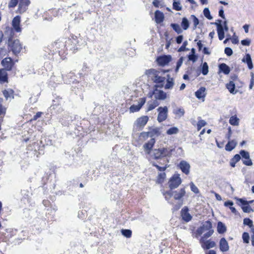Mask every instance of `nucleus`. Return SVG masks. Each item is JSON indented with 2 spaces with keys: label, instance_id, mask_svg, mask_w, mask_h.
<instances>
[{
  "label": "nucleus",
  "instance_id": "7ed1b4c3",
  "mask_svg": "<svg viewBox=\"0 0 254 254\" xmlns=\"http://www.w3.org/2000/svg\"><path fill=\"white\" fill-rule=\"evenodd\" d=\"M231 79L232 80L230 81L229 82L226 84V87L231 94H236L238 92V90H235L236 85L237 84L239 80L238 77L235 75L232 76Z\"/></svg>",
  "mask_w": 254,
  "mask_h": 254
},
{
  "label": "nucleus",
  "instance_id": "37998d69",
  "mask_svg": "<svg viewBox=\"0 0 254 254\" xmlns=\"http://www.w3.org/2000/svg\"><path fill=\"white\" fill-rule=\"evenodd\" d=\"M203 14L204 16L209 20L212 19L213 17L210 14L208 8H205L203 10Z\"/></svg>",
  "mask_w": 254,
  "mask_h": 254
},
{
  "label": "nucleus",
  "instance_id": "a18cd8bd",
  "mask_svg": "<svg viewBox=\"0 0 254 254\" xmlns=\"http://www.w3.org/2000/svg\"><path fill=\"white\" fill-rule=\"evenodd\" d=\"M206 125V122L204 120H199L197 124V128L199 130L201 128Z\"/></svg>",
  "mask_w": 254,
  "mask_h": 254
},
{
  "label": "nucleus",
  "instance_id": "9d476101",
  "mask_svg": "<svg viewBox=\"0 0 254 254\" xmlns=\"http://www.w3.org/2000/svg\"><path fill=\"white\" fill-rule=\"evenodd\" d=\"M171 56L164 55L158 57L156 61L159 65L164 66L165 65H167L171 61Z\"/></svg>",
  "mask_w": 254,
  "mask_h": 254
},
{
  "label": "nucleus",
  "instance_id": "de8ad7c7",
  "mask_svg": "<svg viewBox=\"0 0 254 254\" xmlns=\"http://www.w3.org/2000/svg\"><path fill=\"white\" fill-rule=\"evenodd\" d=\"M242 238L244 243H249L250 236L248 233L244 232L242 235Z\"/></svg>",
  "mask_w": 254,
  "mask_h": 254
},
{
  "label": "nucleus",
  "instance_id": "58836bf2",
  "mask_svg": "<svg viewBox=\"0 0 254 254\" xmlns=\"http://www.w3.org/2000/svg\"><path fill=\"white\" fill-rule=\"evenodd\" d=\"M202 227H203V229L206 231L211 230L212 226L211 223L209 221H207L204 222Z\"/></svg>",
  "mask_w": 254,
  "mask_h": 254
},
{
  "label": "nucleus",
  "instance_id": "774afa93",
  "mask_svg": "<svg viewBox=\"0 0 254 254\" xmlns=\"http://www.w3.org/2000/svg\"><path fill=\"white\" fill-rule=\"evenodd\" d=\"M223 29L225 30V32H227L229 30V27L227 24V21H224L223 22Z\"/></svg>",
  "mask_w": 254,
  "mask_h": 254
},
{
  "label": "nucleus",
  "instance_id": "5701e85b",
  "mask_svg": "<svg viewBox=\"0 0 254 254\" xmlns=\"http://www.w3.org/2000/svg\"><path fill=\"white\" fill-rule=\"evenodd\" d=\"M30 3V1L29 0H20L19 8L20 10L24 12L26 10L27 6Z\"/></svg>",
  "mask_w": 254,
  "mask_h": 254
},
{
  "label": "nucleus",
  "instance_id": "39448f33",
  "mask_svg": "<svg viewBox=\"0 0 254 254\" xmlns=\"http://www.w3.org/2000/svg\"><path fill=\"white\" fill-rule=\"evenodd\" d=\"M159 114L157 117V120L159 122L165 121L167 117L168 108L167 107H159L157 109Z\"/></svg>",
  "mask_w": 254,
  "mask_h": 254
},
{
  "label": "nucleus",
  "instance_id": "f704fd0d",
  "mask_svg": "<svg viewBox=\"0 0 254 254\" xmlns=\"http://www.w3.org/2000/svg\"><path fill=\"white\" fill-rule=\"evenodd\" d=\"M190 18L193 22V30H195L197 26L199 24V20L194 15H191Z\"/></svg>",
  "mask_w": 254,
  "mask_h": 254
},
{
  "label": "nucleus",
  "instance_id": "6e6d98bb",
  "mask_svg": "<svg viewBox=\"0 0 254 254\" xmlns=\"http://www.w3.org/2000/svg\"><path fill=\"white\" fill-rule=\"evenodd\" d=\"M183 63V57H181L180 58V59L178 61L177 63V65H176V71H178L179 68L182 66Z\"/></svg>",
  "mask_w": 254,
  "mask_h": 254
},
{
  "label": "nucleus",
  "instance_id": "2f4dec72",
  "mask_svg": "<svg viewBox=\"0 0 254 254\" xmlns=\"http://www.w3.org/2000/svg\"><path fill=\"white\" fill-rule=\"evenodd\" d=\"M3 95L6 100L12 97L13 98V91L11 89L4 90L3 91Z\"/></svg>",
  "mask_w": 254,
  "mask_h": 254
},
{
  "label": "nucleus",
  "instance_id": "bf43d9fd",
  "mask_svg": "<svg viewBox=\"0 0 254 254\" xmlns=\"http://www.w3.org/2000/svg\"><path fill=\"white\" fill-rule=\"evenodd\" d=\"M252 60L251 55L249 54L246 55L245 57L243 59L242 62L244 63H248Z\"/></svg>",
  "mask_w": 254,
  "mask_h": 254
},
{
  "label": "nucleus",
  "instance_id": "c85d7f7f",
  "mask_svg": "<svg viewBox=\"0 0 254 254\" xmlns=\"http://www.w3.org/2000/svg\"><path fill=\"white\" fill-rule=\"evenodd\" d=\"M152 156L156 159L162 158L161 148L153 150Z\"/></svg>",
  "mask_w": 254,
  "mask_h": 254
},
{
  "label": "nucleus",
  "instance_id": "ea45409f",
  "mask_svg": "<svg viewBox=\"0 0 254 254\" xmlns=\"http://www.w3.org/2000/svg\"><path fill=\"white\" fill-rule=\"evenodd\" d=\"M149 137H150L148 131H143L140 133L139 139L142 141L146 140Z\"/></svg>",
  "mask_w": 254,
  "mask_h": 254
},
{
  "label": "nucleus",
  "instance_id": "6e6552de",
  "mask_svg": "<svg viewBox=\"0 0 254 254\" xmlns=\"http://www.w3.org/2000/svg\"><path fill=\"white\" fill-rule=\"evenodd\" d=\"M146 99L145 98H141L139 99L137 105H133L129 108V111L131 113L138 111L142 106L145 103Z\"/></svg>",
  "mask_w": 254,
  "mask_h": 254
},
{
  "label": "nucleus",
  "instance_id": "72a5a7b5",
  "mask_svg": "<svg viewBox=\"0 0 254 254\" xmlns=\"http://www.w3.org/2000/svg\"><path fill=\"white\" fill-rule=\"evenodd\" d=\"M229 123L232 126H238L239 124V119L236 116H233L230 118Z\"/></svg>",
  "mask_w": 254,
  "mask_h": 254
},
{
  "label": "nucleus",
  "instance_id": "ddd939ff",
  "mask_svg": "<svg viewBox=\"0 0 254 254\" xmlns=\"http://www.w3.org/2000/svg\"><path fill=\"white\" fill-rule=\"evenodd\" d=\"M148 121V117L147 116H142L136 120L134 123V125L137 127H142L146 124Z\"/></svg>",
  "mask_w": 254,
  "mask_h": 254
},
{
  "label": "nucleus",
  "instance_id": "13d9d810",
  "mask_svg": "<svg viewBox=\"0 0 254 254\" xmlns=\"http://www.w3.org/2000/svg\"><path fill=\"white\" fill-rule=\"evenodd\" d=\"M18 3V0H10L8 3L9 7H15Z\"/></svg>",
  "mask_w": 254,
  "mask_h": 254
},
{
  "label": "nucleus",
  "instance_id": "bb28decb",
  "mask_svg": "<svg viewBox=\"0 0 254 254\" xmlns=\"http://www.w3.org/2000/svg\"><path fill=\"white\" fill-rule=\"evenodd\" d=\"M7 80V73L5 69H0V83L6 82Z\"/></svg>",
  "mask_w": 254,
  "mask_h": 254
},
{
  "label": "nucleus",
  "instance_id": "8fccbe9b",
  "mask_svg": "<svg viewBox=\"0 0 254 254\" xmlns=\"http://www.w3.org/2000/svg\"><path fill=\"white\" fill-rule=\"evenodd\" d=\"M166 177V174L165 173H161L158 176V182L162 183Z\"/></svg>",
  "mask_w": 254,
  "mask_h": 254
},
{
  "label": "nucleus",
  "instance_id": "4be33fe9",
  "mask_svg": "<svg viewBox=\"0 0 254 254\" xmlns=\"http://www.w3.org/2000/svg\"><path fill=\"white\" fill-rule=\"evenodd\" d=\"M206 88L204 87H200L198 90L195 92V96L199 99L204 98L205 96Z\"/></svg>",
  "mask_w": 254,
  "mask_h": 254
},
{
  "label": "nucleus",
  "instance_id": "423d86ee",
  "mask_svg": "<svg viewBox=\"0 0 254 254\" xmlns=\"http://www.w3.org/2000/svg\"><path fill=\"white\" fill-rule=\"evenodd\" d=\"M11 50L15 54H19L22 49V46L19 40H14L11 43Z\"/></svg>",
  "mask_w": 254,
  "mask_h": 254
},
{
  "label": "nucleus",
  "instance_id": "c756f323",
  "mask_svg": "<svg viewBox=\"0 0 254 254\" xmlns=\"http://www.w3.org/2000/svg\"><path fill=\"white\" fill-rule=\"evenodd\" d=\"M163 157L170 156L172 155V149L170 148H161Z\"/></svg>",
  "mask_w": 254,
  "mask_h": 254
},
{
  "label": "nucleus",
  "instance_id": "3c124183",
  "mask_svg": "<svg viewBox=\"0 0 254 254\" xmlns=\"http://www.w3.org/2000/svg\"><path fill=\"white\" fill-rule=\"evenodd\" d=\"M244 224L248 225L250 227H252V226L254 225L253 221L249 218H245L244 219Z\"/></svg>",
  "mask_w": 254,
  "mask_h": 254
},
{
  "label": "nucleus",
  "instance_id": "603ef678",
  "mask_svg": "<svg viewBox=\"0 0 254 254\" xmlns=\"http://www.w3.org/2000/svg\"><path fill=\"white\" fill-rule=\"evenodd\" d=\"M173 6V8L176 10H181L182 9V6L179 2L174 1Z\"/></svg>",
  "mask_w": 254,
  "mask_h": 254
},
{
  "label": "nucleus",
  "instance_id": "0eeeda50",
  "mask_svg": "<svg viewBox=\"0 0 254 254\" xmlns=\"http://www.w3.org/2000/svg\"><path fill=\"white\" fill-rule=\"evenodd\" d=\"M189 208L185 206L181 211V215L182 219L186 222L190 221L192 219V216L189 212Z\"/></svg>",
  "mask_w": 254,
  "mask_h": 254
},
{
  "label": "nucleus",
  "instance_id": "1a4fd4ad",
  "mask_svg": "<svg viewBox=\"0 0 254 254\" xmlns=\"http://www.w3.org/2000/svg\"><path fill=\"white\" fill-rule=\"evenodd\" d=\"M155 143L154 138H151L147 142L143 145V148L146 154H149Z\"/></svg>",
  "mask_w": 254,
  "mask_h": 254
},
{
  "label": "nucleus",
  "instance_id": "aec40b11",
  "mask_svg": "<svg viewBox=\"0 0 254 254\" xmlns=\"http://www.w3.org/2000/svg\"><path fill=\"white\" fill-rule=\"evenodd\" d=\"M239 201L243 205H244L242 207V209L244 212L249 213L251 211H254L251 207L248 205L249 202L247 201L244 200L242 199H240Z\"/></svg>",
  "mask_w": 254,
  "mask_h": 254
},
{
  "label": "nucleus",
  "instance_id": "9b49d317",
  "mask_svg": "<svg viewBox=\"0 0 254 254\" xmlns=\"http://www.w3.org/2000/svg\"><path fill=\"white\" fill-rule=\"evenodd\" d=\"M20 23V17L19 16H15L12 21V28L17 32H20L21 31Z\"/></svg>",
  "mask_w": 254,
  "mask_h": 254
},
{
  "label": "nucleus",
  "instance_id": "a211bd4d",
  "mask_svg": "<svg viewBox=\"0 0 254 254\" xmlns=\"http://www.w3.org/2000/svg\"><path fill=\"white\" fill-rule=\"evenodd\" d=\"M2 65L6 70H10L12 66V63L11 58H6L1 61Z\"/></svg>",
  "mask_w": 254,
  "mask_h": 254
},
{
  "label": "nucleus",
  "instance_id": "6ab92c4d",
  "mask_svg": "<svg viewBox=\"0 0 254 254\" xmlns=\"http://www.w3.org/2000/svg\"><path fill=\"white\" fill-rule=\"evenodd\" d=\"M220 249L222 252H227L229 250V245L226 240L223 238L221 239L219 243Z\"/></svg>",
  "mask_w": 254,
  "mask_h": 254
},
{
  "label": "nucleus",
  "instance_id": "49530a36",
  "mask_svg": "<svg viewBox=\"0 0 254 254\" xmlns=\"http://www.w3.org/2000/svg\"><path fill=\"white\" fill-rule=\"evenodd\" d=\"M190 187L191 190L194 193L197 194L199 192L198 189L192 182L190 183Z\"/></svg>",
  "mask_w": 254,
  "mask_h": 254
},
{
  "label": "nucleus",
  "instance_id": "412c9836",
  "mask_svg": "<svg viewBox=\"0 0 254 254\" xmlns=\"http://www.w3.org/2000/svg\"><path fill=\"white\" fill-rule=\"evenodd\" d=\"M217 31L219 39L220 40H223L225 37V31L223 29V27L222 24H219L217 25Z\"/></svg>",
  "mask_w": 254,
  "mask_h": 254
},
{
  "label": "nucleus",
  "instance_id": "b1692460",
  "mask_svg": "<svg viewBox=\"0 0 254 254\" xmlns=\"http://www.w3.org/2000/svg\"><path fill=\"white\" fill-rule=\"evenodd\" d=\"M164 18L163 13L159 10H157L155 12V19L157 23H160L163 22Z\"/></svg>",
  "mask_w": 254,
  "mask_h": 254
},
{
  "label": "nucleus",
  "instance_id": "a878e982",
  "mask_svg": "<svg viewBox=\"0 0 254 254\" xmlns=\"http://www.w3.org/2000/svg\"><path fill=\"white\" fill-rule=\"evenodd\" d=\"M237 142L235 140L229 141L225 146V149L227 151H232L237 145Z\"/></svg>",
  "mask_w": 254,
  "mask_h": 254
},
{
  "label": "nucleus",
  "instance_id": "09e8293b",
  "mask_svg": "<svg viewBox=\"0 0 254 254\" xmlns=\"http://www.w3.org/2000/svg\"><path fill=\"white\" fill-rule=\"evenodd\" d=\"M122 234L127 238H130L131 235V231L128 229L122 230Z\"/></svg>",
  "mask_w": 254,
  "mask_h": 254
},
{
  "label": "nucleus",
  "instance_id": "4468645a",
  "mask_svg": "<svg viewBox=\"0 0 254 254\" xmlns=\"http://www.w3.org/2000/svg\"><path fill=\"white\" fill-rule=\"evenodd\" d=\"M179 167L182 171L186 175L190 173V165L185 161H182L179 164Z\"/></svg>",
  "mask_w": 254,
  "mask_h": 254
},
{
  "label": "nucleus",
  "instance_id": "c9c22d12",
  "mask_svg": "<svg viewBox=\"0 0 254 254\" xmlns=\"http://www.w3.org/2000/svg\"><path fill=\"white\" fill-rule=\"evenodd\" d=\"M179 132V129L177 127H173L167 130V134L168 135L176 134Z\"/></svg>",
  "mask_w": 254,
  "mask_h": 254
},
{
  "label": "nucleus",
  "instance_id": "cd10ccee",
  "mask_svg": "<svg viewBox=\"0 0 254 254\" xmlns=\"http://www.w3.org/2000/svg\"><path fill=\"white\" fill-rule=\"evenodd\" d=\"M159 102L157 100L154 101H150L147 103V111H151L154 109L155 107L158 106Z\"/></svg>",
  "mask_w": 254,
  "mask_h": 254
},
{
  "label": "nucleus",
  "instance_id": "20e7f679",
  "mask_svg": "<svg viewBox=\"0 0 254 254\" xmlns=\"http://www.w3.org/2000/svg\"><path fill=\"white\" fill-rule=\"evenodd\" d=\"M240 154L242 157L243 163L247 166H252L253 162L250 158V154L245 150H241Z\"/></svg>",
  "mask_w": 254,
  "mask_h": 254
},
{
  "label": "nucleus",
  "instance_id": "f257e3e1",
  "mask_svg": "<svg viewBox=\"0 0 254 254\" xmlns=\"http://www.w3.org/2000/svg\"><path fill=\"white\" fill-rule=\"evenodd\" d=\"M165 72L163 70H158L152 68L148 70L146 74L154 83L159 84L158 86L162 87L166 79L162 75Z\"/></svg>",
  "mask_w": 254,
  "mask_h": 254
},
{
  "label": "nucleus",
  "instance_id": "f3484780",
  "mask_svg": "<svg viewBox=\"0 0 254 254\" xmlns=\"http://www.w3.org/2000/svg\"><path fill=\"white\" fill-rule=\"evenodd\" d=\"M148 132L151 138L157 137L161 134L160 129L157 127L150 128Z\"/></svg>",
  "mask_w": 254,
  "mask_h": 254
},
{
  "label": "nucleus",
  "instance_id": "338daca9",
  "mask_svg": "<svg viewBox=\"0 0 254 254\" xmlns=\"http://www.w3.org/2000/svg\"><path fill=\"white\" fill-rule=\"evenodd\" d=\"M219 15L223 19H225V17L224 14V10L223 9V7H221V8L220 9L219 11Z\"/></svg>",
  "mask_w": 254,
  "mask_h": 254
},
{
  "label": "nucleus",
  "instance_id": "864d4df0",
  "mask_svg": "<svg viewBox=\"0 0 254 254\" xmlns=\"http://www.w3.org/2000/svg\"><path fill=\"white\" fill-rule=\"evenodd\" d=\"M206 231L203 229L202 226L198 228L196 231V237H197L199 236H200L202 234H203Z\"/></svg>",
  "mask_w": 254,
  "mask_h": 254
},
{
  "label": "nucleus",
  "instance_id": "e433bc0d",
  "mask_svg": "<svg viewBox=\"0 0 254 254\" xmlns=\"http://www.w3.org/2000/svg\"><path fill=\"white\" fill-rule=\"evenodd\" d=\"M174 86L173 79L172 78H169L167 80V83L165 85L166 89H169L172 88Z\"/></svg>",
  "mask_w": 254,
  "mask_h": 254
},
{
  "label": "nucleus",
  "instance_id": "dca6fc26",
  "mask_svg": "<svg viewBox=\"0 0 254 254\" xmlns=\"http://www.w3.org/2000/svg\"><path fill=\"white\" fill-rule=\"evenodd\" d=\"M186 191L185 189H181L179 190L173 191V196L176 200H180L185 196Z\"/></svg>",
  "mask_w": 254,
  "mask_h": 254
},
{
  "label": "nucleus",
  "instance_id": "c03bdc74",
  "mask_svg": "<svg viewBox=\"0 0 254 254\" xmlns=\"http://www.w3.org/2000/svg\"><path fill=\"white\" fill-rule=\"evenodd\" d=\"M175 114L179 117H182L185 114V111L183 109L178 108L175 110Z\"/></svg>",
  "mask_w": 254,
  "mask_h": 254
},
{
  "label": "nucleus",
  "instance_id": "680f3d73",
  "mask_svg": "<svg viewBox=\"0 0 254 254\" xmlns=\"http://www.w3.org/2000/svg\"><path fill=\"white\" fill-rule=\"evenodd\" d=\"M153 165L154 166H155L158 169V170L160 171H164L168 167V166H167V164H165V166H163L162 167L159 166H158L157 164H154Z\"/></svg>",
  "mask_w": 254,
  "mask_h": 254
},
{
  "label": "nucleus",
  "instance_id": "f8f14e48",
  "mask_svg": "<svg viewBox=\"0 0 254 254\" xmlns=\"http://www.w3.org/2000/svg\"><path fill=\"white\" fill-rule=\"evenodd\" d=\"M153 95L156 100H165L167 98V94L162 90L156 89L154 90Z\"/></svg>",
  "mask_w": 254,
  "mask_h": 254
},
{
  "label": "nucleus",
  "instance_id": "f03ea898",
  "mask_svg": "<svg viewBox=\"0 0 254 254\" xmlns=\"http://www.w3.org/2000/svg\"><path fill=\"white\" fill-rule=\"evenodd\" d=\"M182 183V180L179 174H175L172 176L168 183L169 188L172 190L178 188Z\"/></svg>",
  "mask_w": 254,
  "mask_h": 254
},
{
  "label": "nucleus",
  "instance_id": "473e14b6",
  "mask_svg": "<svg viewBox=\"0 0 254 254\" xmlns=\"http://www.w3.org/2000/svg\"><path fill=\"white\" fill-rule=\"evenodd\" d=\"M181 25L184 30H187L190 26L188 19L186 17H183Z\"/></svg>",
  "mask_w": 254,
  "mask_h": 254
},
{
  "label": "nucleus",
  "instance_id": "2eb2a0df",
  "mask_svg": "<svg viewBox=\"0 0 254 254\" xmlns=\"http://www.w3.org/2000/svg\"><path fill=\"white\" fill-rule=\"evenodd\" d=\"M201 246L203 249H209L215 246V243L210 240H205L203 242H200Z\"/></svg>",
  "mask_w": 254,
  "mask_h": 254
},
{
  "label": "nucleus",
  "instance_id": "4d7b16f0",
  "mask_svg": "<svg viewBox=\"0 0 254 254\" xmlns=\"http://www.w3.org/2000/svg\"><path fill=\"white\" fill-rule=\"evenodd\" d=\"M188 45V42L187 41H185L182 46L179 49L178 51L179 52H183L187 50L186 46ZM187 50H189V49H187Z\"/></svg>",
  "mask_w": 254,
  "mask_h": 254
},
{
  "label": "nucleus",
  "instance_id": "4c0bfd02",
  "mask_svg": "<svg viewBox=\"0 0 254 254\" xmlns=\"http://www.w3.org/2000/svg\"><path fill=\"white\" fill-rule=\"evenodd\" d=\"M213 232L214 231L213 230L208 231V232L204 234V235L200 239L199 241L203 242V241L207 240L206 239L210 237L212 235Z\"/></svg>",
  "mask_w": 254,
  "mask_h": 254
},
{
  "label": "nucleus",
  "instance_id": "052dcab7",
  "mask_svg": "<svg viewBox=\"0 0 254 254\" xmlns=\"http://www.w3.org/2000/svg\"><path fill=\"white\" fill-rule=\"evenodd\" d=\"M251 41L249 39H244L241 41V44L243 46H249L251 44Z\"/></svg>",
  "mask_w": 254,
  "mask_h": 254
},
{
  "label": "nucleus",
  "instance_id": "a19ab883",
  "mask_svg": "<svg viewBox=\"0 0 254 254\" xmlns=\"http://www.w3.org/2000/svg\"><path fill=\"white\" fill-rule=\"evenodd\" d=\"M171 26L178 34L181 33L183 31L180 25L178 24H171Z\"/></svg>",
  "mask_w": 254,
  "mask_h": 254
},
{
  "label": "nucleus",
  "instance_id": "79ce46f5",
  "mask_svg": "<svg viewBox=\"0 0 254 254\" xmlns=\"http://www.w3.org/2000/svg\"><path fill=\"white\" fill-rule=\"evenodd\" d=\"M208 71H209L208 65L207 63L204 62L202 64V73L203 75H206L208 74Z\"/></svg>",
  "mask_w": 254,
  "mask_h": 254
},
{
  "label": "nucleus",
  "instance_id": "5fc2aeb1",
  "mask_svg": "<svg viewBox=\"0 0 254 254\" xmlns=\"http://www.w3.org/2000/svg\"><path fill=\"white\" fill-rule=\"evenodd\" d=\"M166 200H169L173 196V191L170 190L163 193Z\"/></svg>",
  "mask_w": 254,
  "mask_h": 254
},
{
  "label": "nucleus",
  "instance_id": "393cba45",
  "mask_svg": "<svg viewBox=\"0 0 254 254\" xmlns=\"http://www.w3.org/2000/svg\"><path fill=\"white\" fill-rule=\"evenodd\" d=\"M219 69L220 71L223 72L225 74H228L230 71V67L224 63L219 64Z\"/></svg>",
  "mask_w": 254,
  "mask_h": 254
},
{
  "label": "nucleus",
  "instance_id": "e2e57ef3",
  "mask_svg": "<svg viewBox=\"0 0 254 254\" xmlns=\"http://www.w3.org/2000/svg\"><path fill=\"white\" fill-rule=\"evenodd\" d=\"M225 53L228 56H230L233 54V51L230 48L227 47L224 50Z\"/></svg>",
  "mask_w": 254,
  "mask_h": 254
},
{
  "label": "nucleus",
  "instance_id": "7c9ffc66",
  "mask_svg": "<svg viewBox=\"0 0 254 254\" xmlns=\"http://www.w3.org/2000/svg\"><path fill=\"white\" fill-rule=\"evenodd\" d=\"M217 232L219 234H223L226 231L225 225L221 222H219L217 224Z\"/></svg>",
  "mask_w": 254,
  "mask_h": 254
},
{
  "label": "nucleus",
  "instance_id": "0e129e2a",
  "mask_svg": "<svg viewBox=\"0 0 254 254\" xmlns=\"http://www.w3.org/2000/svg\"><path fill=\"white\" fill-rule=\"evenodd\" d=\"M241 155L240 154H236L233 158L232 159L234 161L238 162L241 159Z\"/></svg>",
  "mask_w": 254,
  "mask_h": 254
},
{
  "label": "nucleus",
  "instance_id": "69168bd1",
  "mask_svg": "<svg viewBox=\"0 0 254 254\" xmlns=\"http://www.w3.org/2000/svg\"><path fill=\"white\" fill-rule=\"evenodd\" d=\"M183 40V36L180 35L176 38V42L178 44H181Z\"/></svg>",
  "mask_w": 254,
  "mask_h": 254
}]
</instances>
